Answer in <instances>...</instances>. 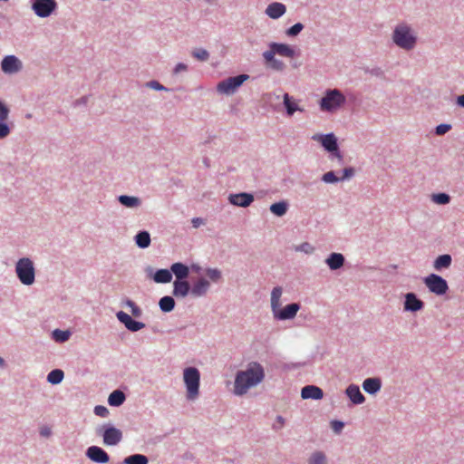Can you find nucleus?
I'll list each match as a JSON object with an SVG mask.
<instances>
[{"instance_id":"1","label":"nucleus","mask_w":464,"mask_h":464,"mask_svg":"<svg viewBox=\"0 0 464 464\" xmlns=\"http://www.w3.org/2000/svg\"><path fill=\"white\" fill-rule=\"evenodd\" d=\"M265 378V370L263 366L252 362L248 363L244 371H239L235 378L234 392L237 395H243L247 391L259 384Z\"/></svg>"},{"instance_id":"2","label":"nucleus","mask_w":464,"mask_h":464,"mask_svg":"<svg viewBox=\"0 0 464 464\" xmlns=\"http://www.w3.org/2000/svg\"><path fill=\"white\" fill-rule=\"evenodd\" d=\"M392 40L400 48L411 50L414 48L417 39L409 26L406 24H399L393 31Z\"/></svg>"},{"instance_id":"3","label":"nucleus","mask_w":464,"mask_h":464,"mask_svg":"<svg viewBox=\"0 0 464 464\" xmlns=\"http://www.w3.org/2000/svg\"><path fill=\"white\" fill-rule=\"evenodd\" d=\"M183 379L187 388V398L195 400L198 396L200 373L197 368L188 367L184 370Z\"/></svg>"},{"instance_id":"4","label":"nucleus","mask_w":464,"mask_h":464,"mask_svg":"<svg viewBox=\"0 0 464 464\" xmlns=\"http://www.w3.org/2000/svg\"><path fill=\"white\" fill-rule=\"evenodd\" d=\"M345 102L344 95L337 89L328 90L320 102V108L324 111H333Z\"/></svg>"},{"instance_id":"5","label":"nucleus","mask_w":464,"mask_h":464,"mask_svg":"<svg viewBox=\"0 0 464 464\" xmlns=\"http://www.w3.org/2000/svg\"><path fill=\"white\" fill-rule=\"evenodd\" d=\"M15 271L24 285H30L34 282V268L29 258H21L16 264Z\"/></svg>"},{"instance_id":"6","label":"nucleus","mask_w":464,"mask_h":464,"mask_svg":"<svg viewBox=\"0 0 464 464\" xmlns=\"http://www.w3.org/2000/svg\"><path fill=\"white\" fill-rule=\"evenodd\" d=\"M249 78L247 74H240L234 77H229L226 80L219 82L217 85V91L222 94H232L239 88L245 81Z\"/></svg>"},{"instance_id":"7","label":"nucleus","mask_w":464,"mask_h":464,"mask_svg":"<svg viewBox=\"0 0 464 464\" xmlns=\"http://www.w3.org/2000/svg\"><path fill=\"white\" fill-rule=\"evenodd\" d=\"M424 284L431 293L437 295L446 294L449 289L447 281L436 274H430L426 276Z\"/></svg>"},{"instance_id":"8","label":"nucleus","mask_w":464,"mask_h":464,"mask_svg":"<svg viewBox=\"0 0 464 464\" xmlns=\"http://www.w3.org/2000/svg\"><path fill=\"white\" fill-rule=\"evenodd\" d=\"M98 432L102 434L106 446H115L122 440L121 430L112 426H103Z\"/></svg>"},{"instance_id":"9","label":"nucleus","mask_w":464,"mask_h":464,"mask_svg":"<svg viewBox=\"0 0 464 464\" xmlns=\"http://www.w3.org/2000/svg\"><path fill=\"white\" fill-rule=\"evenodd\" d=\"M54 0H32V9L39 17L49 16L56 8Z\"/></svg>"},{"instance_id":"10","label":"nucleus","mask_w":464,"mask_h":464,"mask_svg":"<svg viewBox=\"0 0 464 464\" xmlns=\"http://www.w3.org/2000/svg\"><path fill=\"white\" fill-rule=\"evenodd\" d=\"M314 140L320 141L324 148L329 152H335L338 158H341L338 152L337 140L333 133L326 135H314L312 137Z\"/></svg>"},{"instance_id":"11","label":"nucleus","mask_w":464,"mask_h":464,"mask_svg":"<svg viewBox=\"0 0 464 464\" xmlns=\"http://www.w3.org/2000/svg\"><path fill=\"white\" fill-rule=\"evenodd\" d=\"M300 310V304L297 303H292L285 307H280L276 313L273 314L275 319L277 320H290L294 319Z\"/></svg>"},{"instance_id":"12","label":"nucleus","mask_w":464,"mask_h":464,"mask_svg":"<svg viewBox=\"0 0 464 464\" xmlns=\"http://www.w3.org/2000/svg\"><path fill=\"white\" fill-rule=\"evenodd\" d=\"M1 69L5 73L13 74L22 69V63L16 56L7 55L1 62Z\"/></svg>"},{"instance_id":"13","label":"nucleus","mask_w":464,"mask_h":464,"mask_svg":"<svg viewBox=\"0 0 464 464\" xmlns=\"http://www.w3.org/2000/svg\"><path fill=\"white\" fill-rule=\"evenodd\" d=\"M117 319L125 325V327L131 331L137 332L145 327L143 323L133 320L128 314L120 311L116 314Z\"/></svg>"},{"instance_id":"14","label":"nucleus","mask_w":464,"mask_h":464,"mask_svg":"<svg viewBox=\"0 0 464 464\" xmlns=\"http://www.w3.org/2000/svg\"><path fill=\"white\" fill-rule=\"evenodd\" d=\"M87 457L96 463H107L110 460L107 452L98 446H91L86 451Z\"/></svg>"},{"instance_id":"15","label":"nucleus","mask_w":464,"mask_h":464,"mask_svg":"<svg viewBox=\"0 0 464 464\" xmlns=\"http://www.w3.org/2000/svg\"><path fill=\"white\" fill-rule=\"evenodd\" d=\"M228 199L232 205L246 208L254 201V196L249 193L231 194Z\"/></svg>"},{"instance_id":"16","label":"nucleus","mask_w":464,"mask_h":464,"mask_svg":"<svg viewBox=\"0 0 464 464\" xmlns=\"http://www.w3.org/2000/svg\"><path fill=\"white\" fill-rule=\"evenodd\" d=\"M303 399L320 400L324 397L323 390L314 385H306L301 391Z\"/></svg>"},{"instance_id":"17","label":"nucleus","mask_w":464,"mask_h":464,"mask_svg":"<svg viewBox=\"0 0 464 464\" xmlns=\"http://www.w3.org/2000/svg\"><path fill=\"white\" fill-rule=\"evenodd\" d=\"M269 47L275 50L276 54L287 58H294L295 56V50L286 44L272 43Z\"/></svg>"},{"instance_id":"18","label":"nucleus","mask_w":464,"mask_h":464,"mask_svg":"<svg viewBox=\"0 0 464 464\" xmlns=\"http://www.w3.org/2000/svg\"><path fill=\"white\" fill-rule=\"evenodd\" d=\"M286 11V7L284 4L275 2L270 5L266 9V14L272 19H278L281 17Z\"/></svg>"},{"instance_id":"19","label":"nucleus","mask_w":464,"mask_h":464,"mask_svg":"<svg viewBox=\"0 0 464 464\" xmlns=\"http://www.w3.org/2000/svg\"><path fill=\"white\" fill-rule=\"evenodd\" d=\"M423 307V303L416 297L413 293H409L405 296L404 309L416 312Z\"/></svg>"},{"instance_id":"20","label":"nucleus","mask_w":464,"mask_h":464,"mask_svg":"<svg viewBox=\"0 0 464 464\" xmlns=\"http://www.w3.org/2000/svg\"><path fill=\"white\" fill-rule=\"evenodd\" d=\"M346 394L354 404H362L365 401V397L355 384H351L347 387Z\"/></svg>"},{"instance_id":"21","label":"nucleus","mask_w":464,"mask_h":464,"mask_svg":"<svg viewBox=\"0 0 464 464\" xmlns=\"http://www.w3.org/2000/svg\"><path fill=\"white\" fill-rule=\"evenodd\" d=\"M381 387L382 382L379 378H368L365 379L362 382L363 390L370 394L376 393L380 391Z\"/></svg>"},{"instance_id":"22","label":"nucleus","mask_w":464,"mask_h":464,"mask_svg":"<svg viewBox=\"0 0 464 464\" xmlns=\"http://www.w3.org/2000/svg\"><path fill=\"white\" fill-rule=\"evenodd\" d=\"M283 289L281 286H276L271 292V310L276 313L281 307V297Z\"/></svg>"},{"instance_id":"23","label":"nucleus","mask_w":464,"mask_h":464,"mask_svg":"<svg viewBox=\"0 0 464 464\" xmlns=\"http://www.w3.org/2000/svg\"><path fill=\"white\" fill-rule=\"evenodd\" d=\"M173 285V295L175 296L185 297L190 290L189 284L185 280H176Z\"/></svg>"},{"instance_id":"24","label":"nucleus","mask_w":464,"mask_h":464,"mask_svg":"<svg viewBox=\"0 0 464 464\" xmlns=\"http://www.w3.org/2000/svg\"><path fill=\"white\" fill-rule=\"evenodd\" d=\"M170 271L175 275L177 280H184L189 274L188 267L182 263H174L170 266Z\"/></svg>"},{"instance_id":"25","label":"nucleus","mask_w":464,"mask_h":464,"mask_svg":"<svg viewBox=\"0 0 464 464\" xmlns=\"http://www.w3.org/2000/svg\"><path fill=\"white\" fill-rule=\"evenodd\" d=\"M209 288V283L205 278H200L194 284L191 289V294L194 296L204 295Z\"/></svg>"},{"instance_id":"26","label":"nucleus","mask_w":464,"mask_h":464,"mask_svg":"<svg viewBox=\"0 0 464 464\" xmlns=\"http://www.w3.org/2000/svg\"><path fill=\"white\" fill-rule=\"evenodd\" d=\"M325 262L332 270H336L343 266L344 257L342 254L332 253Z\"/></svg>"},{"instance_id":"27","label":"nucleus","mask_w":464,"mask_h":464,"mask_svg":"<svg viewBox=\"0 0 464 464\" xmlns=\"http://www.w3.org/2000/svg\"><path fill=\"white\" fill-rule=\"evenodd\" d=\"M284 105L289 116H292L295 111H302L303 110L298 106V103L288 93L284 94Z\"/></svg>"},{"instance_id":"28","label":"nucleus","mask_w":464,"mask_h":464,"mask_svg":"<svg viewBox=\"0 0 464 464\" xmlns=\"http://www.w3.org/2000/svg\"><path fill=\"white\" fill-rule=\"evenodd\" d=\"M153 279L156 283H169L172 279L171 271L168 269H160L154 274Z\"/></svg>"},{"instance_id":"29","label":"nucleus","mask_w":464,"mask_h":464,"mask_svg":"<svg viewBox=\"0 0 464 464\" xmlns=\"http://www.w3.org/2000/svg\"><path fill=\"white\" fill-rule=\"evenodd\" d=\"M124 401L125 394L120 390L113 391L108 398V402L111 406H120Z\"/></svg>"},{"instance_id":"30","label":"nucleus","mask_w":464,"mask_h":464,"mask_svg":"<svg viewBox=\"0 0 464 464\" xmlns=\"http://www.w3.org/2000/svg\"><path fill=\"white\" fill-rule=\"evenodd\" d=\"M451 256L450 255H441L439 256L434 261V268L436 270H440L442 268H448L451 265Z\"/></svg>"},{"instance_id":"31","label":"nucleus","mask_w":464,"mask_h":464,"mask_svg":"<svg viewBox=\"0 0 464 464\" xmlns=\"http://www.w3.org/2000/svg\"><path fill=\"white\" fill-rule=\"evenodd\" d=\"M136 244L140 248H146L150 244V236L147 231H141L135 237Z\"/></svg>"},{"instance_id":"32","label":"nucleus","mask_w":464,"mask_h":464,"mask_svg":"<svg viewBox=\"0 0 464 464\" xmlns=\"http://www.w3.org/2000/svg\"><path fill=\"white\" fill-rule=\"evenodd\" d=\"M119 201L127 208H135L140 205V200L137 197L121 195L119 197Z\"/></svg>"},{"instance_id":"33","label":"nucleus","mask_w":464,"mask_h":464,"mask_svg":"<svg viewBox=\"0 0 464 464\" xmlns=\"http://www.w3.org/2000/svg\"><path fill=\"white\" fill-rule=\"evenodd\" d=\"M159 305L161 311L168 313L174 309L175 301L171 296H164L160 300Z\"/></svg>"},{"instance_id":"34","label":"nucleus","mask_w":464,"mask_h":464,"mask_svg":"<svg viewBox=\"0 0 464 464\" xmlns=\"http://www.w3.org/2000/svg\"><path fill=\"white\" fill-rule=\"evenodd\" d=\"M270 211L277 217H282L287 211V204L285 201L274 203L270 206Z\"/></svg>"},{"instance_id":"35","label":"nucleus","mask_w":464,"mask_h":464,"mask_svg":"<svg viewBox=\"0 0 464 464\" xmlns=\"http://www.w3.org/2000/svg\"><path fill=\"white\" fill-rule=\"evenodd\" d=\"M63 372L59 369L51 371L47 375V381L52 384H58L63 379Z\"/></svg>"},{"instance_id":"36","label":"nucleus","mask_w":464,"mask_h":464,"mask_svg":"<svg viewBox=\"0 0 464 464\" xmlns=\"http://www.w3.org/2000/svg\"><path fill=\"white\" fill-rule=\"evenodd\" d=\"M148 458L141 454H134L124 459L125 464H148Z\"/></svg>"},{"instance_id":"37","label":"nucleus","mask_w":464,"mask_h":464,"mask_svg":"<svg viewBox=\"0 0 464 464\" xmlns=\"http://www.w3.org/2000/svg\"><path fill=\"white\" fill-rule=\"evenodd\" d=\"M308 462L309 464H326V457L324 453L316 451L311 455Z\"/></svg>"},{"instance_id":"38","label":"nucleus","mask_w":464,"mask_h":464,"mask_svg":"<svg viewBox=\"0 0 464 464\" xmlns=\"http://www.w3.org/2000/svg\"><path fill=\"white\" fill-rule=\"evenodd\" d=\"M432 200L437 204L445 205L450 202V198L448 194L439 193L432 196Z\"/></svg>"},{"instance_id":"39","label":"nucleus","mask_w":464,"mask_h":464,"mask_svg":"<svg viewBox=\"0 0 464 464\" xmlns=\"http://www.w3.org/2000/svg\"><path fill=\"white\" fill-rule=\"evenodd\" d=\"M53 336L57 342H65L69 339L70 333L68 331L54 330Z\"/></svg>"},{"instance_id":"40","label":"nucleus","mask_w":464,"mask_h":464,"mask_svg":"<svg viewBox=\"0 0 464 464\" xmlns=\"http://www.w3.org/2000/svg\"><path fill=\"white\" fill-rule=\"evenodd\" d=\"M125 305L130 308V312L133 316L140 317L142 314L141 309L131 300H126Z\"/></svg>"},{"instance_id":"41","label":"nucleus","mask_w":464,"mask_h":464,"mask_svg":"<svg viewBox=\"0 0 464 464\" xmlns=\"http://www.w3.org/2000/svg\"><path fill=\"white\" fill-rule=\"evenodd\" d=\"M192 55L199 61H207L209 57L208 51L205 49H196L193 51Z\"/></svg>"},{"instance_id":"42","label":"nucleus","mask_w":464,"mask_h":464,"mask_svg":"<svg viewBox=\"0 0 464 464\" xmlns=\"http://www.w3.org/2000/svg\"><path fill=\"white\" fill-rule=\"evenodd\" d=\"M206 274L213 282H218L221 278V272L217 268H208Z\"/></svg>"},{"instance_id":"43","label":"nucleus","mask_w":464,"mask_h":464,"mask_svg":"<svg viewBox=\"0 0 464 464\" xmlns=\"http://www.w3.org/2000/svg\"><path fill=\"white\" fill-rule=\"evenodd\" d=\"M303 28L304 25L301 23H297L291 26L289 29H287L286 34L288 36H295L303 30Z\"/></svg>"},{"instance_id":"44","label":"nucleus","mask_w":464,"mask_h":464,"mask_svg":"<svg viewBox=\"0 0 464 464\" xmlns=\"http://www.w3.org/2000/svg\"><path fill=\"white\" fill-rule=\"evenodd\" d=\"M323 181H324L325 183H334V182H336V181H339L341 180L340 178H337L334 174V171H328L326 173H324L323 175V178H322Z\"/></svg>"},{"instance_id":"45","label":"nucleus","mask_w":464,"mask_h":464,"mask_svg":"<svg viewBox=\"0 0 464 464\" xmlns=\"http://www.w3.org/2000/svg\"><path fill=\"white\" fill-rule=\"evenodd\" d=\"M275 55H276V52L273 48H270L268 51L264 52L263 57L267 65L276 59Z\"/></svg>"},{"instance_id":"46","label":"nucleus","mask_w":464,"mask_h":464,"mask_svg":"<svg viewBox=\"0 0 464 464\" xmlns=\"http://www.w3.org/2000/svg\"><path fill=\"white\" fill-rule=\"evenodd\" d=\"M451 129V125L450 124H440L436 127V134L437 135H444Z\"/></svg>"},{"instance_id":"47","label":"nucleus","mask_w":464,"mask_h":464,"mask_svg":"<svg viewBox=\"0 0 464 464\" xmlns=\"http://www.w3.org/2000/svg\"><path fill=\"white\" fill-rule=\"evenodd\" d=\"M272 69L276 71H283L285 67V63L277 59H275L272 63L268 64Z\"/></svg>"},{"instance_id":"48","label":"nucleus","mask_w":464,"mask_h":464,"mask_svg":"<svg viewBox=\"0 0 464 464\" xmlns=\"http://www.w3.org/2000/svg\"><path fill=\"white\" fill-rule=\"evenodd\" d=\"M9 109L0 102V121H4L8 118Z\"/></svg>"},{"instance_id":"49","label":"nucleus","mask_w":464,"mask_h":464,"mask_svg":"<svg viewBox=\"0 0 464 464\" xmlns=\"http://www.w3.org/2000/svg\"><path fill=\"white\" fill-rule=\"evenodd\" d=\"M94 413L100 417H106L109 414V411L106 407L98 405L94 408Z\"/></svg>"},{"instance_id":"50","label":"nucleus","mask_w":464,"mask_h":464,"mask_svg":"<svg viewBox=\"0 0 464 464\" xmlns=\"http://www.w3.org/2000/svg\"><path fill=\"white\" fill-rule=\"evenodd\" d=\"M10 133V129L9 127L4 123V122H0V139H4L5 137H7Z\"/></svg>"},{"instance_id":"51","label":"nucleus","mask_w":464,"mask_h":464,"mask_svg":"<svg viewBox=\"0 0 464 464\" xmlns=\"http://www.w3.org/2000/svg\"><path fill=\"white\" fill-rule=\"evenodd\" d=\"M332 429L334 430V431L335 432H340L342 430V429L343 428V423L342 421H338V420H334L332 421Z\"/></svg>"},{"instance_id":"52","label":"nucleus","mask_w":464,"mask_h":464,"mask_svg":"<svg viewBox=\"0 0 464 464\" xmlns=\"http://www.w3.org/2000/svg\"><path fill=\"white\" fill-rule=\"evenodd\" d=\"M353 175V169L352 168H346L343 169V176L341 179V180H343L345 179H349Z\"/></svg>"},{"instance_id":"53","label":"nucleus","mask_w":464,"mask_h":464,"mask_svg":"<svg viewBox=\"0 0 464 464\" xmlns=\"http://www.w3.org/2000/svg\"><path fill=\"white\" fill-rule=\"evenodd\" d=\"M149 86H150L151 88L155 89V90H163L164 87L159 83L158 82H155V81H152L149 83Z\"/></svg>"},{"instance_id":"54","label":"nucleus","mask_w":464,"mask_h":464,"mask_svg":"<svg viewBox=\"0 0 464 464\" xmlns=\"http://www.w3.org/2000/svg\"><path fill=\"white\" fill-rule=\"evenodd\" d=\"M187 70V65L184 64V63H178L174 69V72L175 73H178L181 71H186Z\"/></svg>"},{"instance_id":"55","label":"nucleus","mask_w":464,"mask_h":464,"mask_svg":"<svg viewBox=\"0 0 464 464\" xmlns=\"http://www.w3.org/2000/svg\"><path fill=\"white\" fill-rule=\"evenodd\" d=\"M191 222L194 227H198L203 224V219L200 218H194Z\"/></svg>"},{"instance_id":"56","label":"nucleus","mask_w":464,"mask_h":464,"mask_svg":"<svg viewBox=\"0 0 464 464\" xmlns=\"http://www.w3.org/2000/svg\"><path fill=\"white\" fill-rule=\"evenodd\" d=\"M276 422L278 423L277 428H278V429H280V428H282V427L284 426V424H285V420H284V418H283V417L278 416V417L276 418ZM275 427L276 428V425H275Z\"/></svg>"},{"instance_id":"57","label":"nucleus","mask_w":464,"mask_h":464,"mask_svg":"<svg viewBox=\"0 0 464 464\" xmlns=\"http://www.w3.org/2000/svg\"><path fill=\"white\" fill-rule=\"evenodd\" d=\"M50 433H51V430H50V429H48V428H43V429L41 430V434H42L43 436L47 437V436H49V435H50Z\"/></svg>"},{"instance_id":"58","label":"nucleus","mask_w":464,"mask_h":464,"mask_svg":"<svg viewBox=\"0 0 464 464\" xmlns=\"http://www.w3.org/2000/svg\"><path fill=\"white\" fill-rule=\"evenodd\" d=\"M458 104L464 107V94L458 97Z\"/></svg>"},{"instance_id":"59","label":"nucleus","mask_w":464,"mask_h":464,"mask_svg":"<svg viewBox=\"0 0 464 464\" xmlns=\"http://www.w3.org/2000/svg\"><path fill=\"white\" fill-rule=\"evenodd\" d=\"M5 366V361L3 358L0 357V367H4Z\"/></svg>"}]
</instances>
